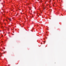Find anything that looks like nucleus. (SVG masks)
Instances as JSON below:
<instances>
[{
    "label": "nucleus",
    "instance_id": "f257e3e1",
    "mask_svg": "<svg viewBox=\"0 0 66 66\" xmlns=\"http://www.w3.org/2000/svg\"><path fill=\"white\" fill-rule=\"evenodd\" d=\"M8 19H9L10 21H11V18H9H9H8Z\"/></svg>",
    "mask_w": 66,
    "mask_h": 66
},
{
    "label": "nucleus",
    "instance_id": "f03ea898",
    "mask_svg": "<svg viewBox=\"0 0 66 66\" xmlns=\"http://www.w3.org/2000/svg\"><path fill=\"white\" fill-rule=\"evenodd\" d=\"M6 21H7V20H6Z\"/></svg>",
    "mask_w": 66,
    "mask_h": 66
},
{
    "label": "nucleus",
    "instance_id": "7ed1b4c3",
    "mask_svg": "<svg viewBox=\"0 0 66 66\" xmlns=\"http://www.w3.org/2000/svg\"><path fill=\"white\" fill-rule=\"evenodd\" d=\"M44 42H45V43L46 42V41H44Z\"/></svg>",
    "mask_w": 66,
    "mask_h": 66
},
{
    "label": "nucleus",
    "instance_id": "20e7f679",
    "mask_svg": "<svg viewBox=\"0 0 66 66\" xmlns=\"http://www.w3.org/2000/svg\"><path fill=\"white\" fill-rule=\"evenodd\" d=\"M0 32H1V30H0Z\"/></svg>",
    "mask_w": 66,
    "mask_h": 66
},
{
    "label": "nucleus",
    "instance_id": "39448f33",
    "mask_svg": "<svg viewBox=\"0 0 66 66\" xmlns=\"http://www.w3.org/2000/svg\"><path fill=\"white\" fill-rule=\"evenodd\" d=\"M8 66H10V65H8Z\"/></svg>",
    "mask_w": 66,
    "mask_h": 66
},
{
    "label": "nucleus",
    "instance_id": "423d86ee",
    "mask_svg": "<svg viewBox=\"0 0 66 66\" xmlns=\"http://www.w3.org/2000/svg\"><path fill=\"white\" fill-rule=\"evenodd\" d=\"M13 35H14V34H13Z\"/></svg>",
    "mask_w": 66,
    "mask_h": 66
}]
</instances>
